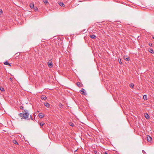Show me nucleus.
<instances>
[{
	"mask_svg": "<svg viewBox=\"0 0 154 154\" xmlns=\"http://www.w3.org/2000/svg\"><path fill=\"white\" fill-rule=\"evenodd\" d=\"M81 92H82L81 93L84 94V95H85L86 94V93L85 92V90L82 88L81 90L80 91Z\"/></svg>",
	"mask_w": 154,
	"mask_h": 154,
	"instance_id": "nucleus-3",
	"label": "nucleus"
},
{
	"mask_svg": "<svg viewBox=\"0 0 154 154\" xmlns=\"http://www.w3.org/2000/svg\"><path fill=\"white\" fill-rule=\"evenodd\" d=\"M124 59L125 60L128 61L129 60V57H127L126 58L125 57Z\"/></svg>",
	"mask_w": 154,
	"mask_h": 154,
	"instance_id": "nucleus-17",
	"label": "nucleus"
},
{
	"mask_svg": "<svg viewBox=\"0 0 154 154\" xmlns=\"http://www.w3.org/2000/svg\"><path fill=\"white\" fill-rule=\"evenodd\" d=\"M130 86L131 88H133L134 86V85L133 83H131L130 84Z\"/></svg>",
	"mask_w": 154,
	"mask_h": 154,
	"instance_id": "nucleus-18",
	"label": "nucleus"
},
{
	"mask_svg": "<svg viewBox=\"0 0 154 154\" xmlns=\"http://www.w3.org/2000/svg\"><path fill=\"white\" fill-rule=\"evenodd\" d=\"M30 117H31V119L32 120V116H31V115L30 116Z\"/></svg>",
	"mask_w": 154,
	"mask_h": 154,
	"instance_id": "nucleus-29",
	"label": "nucleus"
},
{
	"mask_svg": "<svg viewBox=\"0 0 154 154\" xmlns=\"http://www.w3.org/2000/svg\"><path fill=\"white\" fill-rule=\"evenodd\" d=\"M39 124L41 126H42L44 125L45 123L42 122H40Z\"/></svg>",
	"mask_w": 154,
	"mask_h": 154,
	"instance_id": "nucleus-15",
	"label": "nucleus"
},
{
	"mask_svg": "<svg viewBox=\"0 0 154 154\" xmlns=\"http://www.w3.org/2000/svg\"><path fill=\"white\" fill-rule=\"evenodd\" d=\"M43 1L44 2L46 5L49 4V3L47 0H43Z\"/></svg>",
	"mask_w": 154,
	"mask_h": 154,
	"instance_id": "nucleus-12",
	"label": "nucleus"
},
{
	"mask_svg": "<svg viewBox=\"0 0 154 154\" xmlns=\"http://www.w3.org/2000/svg\"><path fill=\"white\" fill-rule=\"evenodd\" d=\"M119 63H122V62H121V61L120 62H119Z\"/></svg>",
	"mask_w": 154,
	"mask_h": 154,
	"instance_id": "nucleus-30",
	"label": "nucleus"
},
{
	"mask_svg": "<svg viewBox=\"0 0 154 154\" xmlns=\"http://www.w3.org/2000/svg\"><path fill=\"white\" fill-rule=\"evenodd\" d=\"M143 98L145 100H147V96L146 95H144L143 96Z\"/></svg>",
	"mask_w": 154,
	"mask_h": 154,
	"instance_id": "nucleus-16",
	"label": "nucleus"
},
{
	"mask_svg": "<svg viewBox=\"0 0 154 154\" xmlns=\"http://www.w3.org/2000/svg\"><path fill=\"white\" fill-rule=\"evenodd\" d=\"M59 4L61 7H64V5L63 2H60L59 3Z\"/></svg>",
	"mask_w": 154,
	"mask_h": 154,
	"instance_id": "nucleus-11",
	"label": "nucleus"
},
{
	"mask_svg": "<svg viewBox=\"0 0 154 154\" xmlns=\"http://www.w3.org/2000/svg\"><path fill=\"white\" fill-rule=\"evenodd\" d=\"M97 151H94V152L95 154H96V153H97Z\"/></svg>",
	"mask_w": 154,
	"mask_h": 154,
	"instance_id": "nucleus-27",
	"label": "nucleus"
},
{
	"mask_svg": "<svg viewBox=\"0 0 154 154\" xmlns=\"http://www.w3.org/2000/svg\"><path fill=\"white\" fill-rule=\"evenodd\" d=\"M44 105L46 107L48 108L49 107L50 104L48 103H44Z\"/></svg>",
	"mask_w": 154,
	"mask_h": 154,
	"instance_id": "nucleus-7",
	"label": "nucleus"
},
{
	"mask_svg": "<svg viewBox=\"0 0 154 154\" xmlns=\"http://www.w3.org/2000/svg\"><path fill=\"white\" fill-rule=\"evenodd\" d=\"M119 63H122V62H121V61L120 62H119Z\"/></svg>",
	"mask_w": 154,
	"mask_h": 154,
	"instance_id": "nucleus-31",
	"label": "nucleus"
},
{
	"mask_svg": "<svg viewBox=\"0 0 154 154\" xmlns=\"http://www.w3.org/2000/svg\"><path fill=\"white\" fill-rule=\"evenodd\" d=\"M144 116H145V117L146 119H148L149 118V116L147 113H145Z\"/></svg>",
	"mask_w": 154,
	"mask_h": 154,
	"instance_id": "nucleus-6",
	"label": "nucleus"
},
{
	"mask_svg": "<svg viewBox=\"0 0 154 154\" xmlns=\"http://www.w3.org/2000/svg\"><path fill=\"white\" fill-rule=\"evenodd\" d=\"M38 116L40 118H42L44 117L45 115L42 113L40 112Z\"/></svg>",
	"mask_w": 154,
	"mask_h": 154,
	"instance_id": "nucleus-2",
	"label": "nucleus"
},
{
	"mask_svg": "<svg viewBox=\"0 0 154 154\" xmlns=\"http://www.w3.org/2000/svg\"><path fill=\"white\" fill-rule=\"evenodd\" d=\"M3 13V11L2 10L0 9V14H1Z\"/></svg>",
	"mask_w": 154,
	"mask_h": 154,
	"instance_id": "nucleus-21",
	"label": "nucleus"
},
{
	"mask_svg": "<svg viewBox=\"0 0 154 154\" xmlns=\"http://www.w3.org/2000/svg\"><path fill=\"white\" fill-rule=\"evenodd\" d=\"M33 8L34 9V10L35 11H36L38 10V8L36 7H34Z\"/></svg>",
	"mask_w": 154,
	"mask_h": 154,
	"instance_id": "nucleus-20",
	"label": "nucleus"
},
{
	"mask_svg": "<svg viewBox=\"0 0 154 154\" xmlns=\"http://www.w3.org/2000/svg\"><path fill=\"white\" fill-rule=\"evenodd\" d=\"M10 79V80H11V78Z\"/></svg>",
	"mask_w": 154,
	"mask_h": 154,
	"instance_id": "nucleus-34",
	"label": "nucleus"
},
{
	"mask_svg": "<svg viewBox=\"0 0 154 154\" xmlns=\"http://www.w3.org/2000/svg\"><path fill=\"white\" fill-rule=\"evenodd\" d=\"M147 138V141L149 142H150L152 139L151 137L150 136L148 137Z\"/></svg>",
	"mask_w": 154,
	"mask_h": 154,
	"instance_id": "nucleus-10",
	"label": "nucleus"
},
{
	"mask_svg": "<svg viewBox=\"0 0 154 154\" xmlns=\"http://www.w3.org/2000/svg\"><path fill=\"white\" fill-rule=\"evenodd\" d=\"M4 64L7 65H9L11 66V65L10 63H9L7 61H6L4 63Z\"/></svg>",
	"mask_w": 154,
	"mask_h": 154,
	"instance_id": "nucleus-13",
	"label": "nucleus"
},
{
	"mask_svg": "<svg viewBox=\"0 0 154 154\" xmlns=\"http://www.w3.org/2000/svg\"><path fill=\"white\" fill-rule=\"evenodd\" d=\"M23 106H21L20 107V108L21 109H23Z\"/></svg>",
	"mask_w": 154,
	"mask_h": 154,
	"instance_id": "nucleus-25",
	"label": "nucleus"
},
{
	"mask_svg": "<svg viewBox=\"0 0 154 154\" xmlns=\"http://www.w3.org/2000/svg\"><path fill=\"white\" fill-rule=\"evenodd\" d=\"M48 65L49 67H52V66H53V63H52L51 62H48Z\"/></svg>",
	"mask_w": 154,
	"mask_h": 154,
	"instance_id": "nucleus-4",
	"label": "nucleus"
},
{
	"mask_svg": "<svg viewBox=\"0 0 154 154\" xmlns=\"http://www.w3.org/2000/svg\"><path fill=\"white\" fill-rule=\"evenodd\" d=\"M0 90L1 91H5L4 89L2 87H0Z\"/></svg>",
	"mask_w": 154,
	"mask_h": 154,
	"instance_id": "nucleus-19",
	"label": "nucleus"
},
{
	"mask_svg": "<svg viewBox=\"0 0 154 154\" xmlns=\"http://www.w3.org/2000/svg\"><path fill=\"white\" fill-rule=\"evenodd\" d=\"M153 39H154V37H153Z\"/></svg>",
	"mask_w": 154,
	"mask_h": 154,
	"instance_id": "nucleus-33",
	"label": "nucleus"
},
{
	"mask_svg": "<svg viewBox=\"0 0 154 154\" xmlns=\"http://www.w3.org/2000/svg\"><path fill=\"white\" fill-rule=\"evenodd\" d=\"M37 112H39V111H37Z\"/></svg>",
	"mask_w": 154,
	"mask_h": 154,
	"instance_id": "nucleus-32",
	"label": "nucleus"
},
{
	"mask_svg": "<svg viewBox=\"0 0 154 154\" xmlns=\"http://www.w3.org/2000/svg\"><path fill=\"white\" fill-rule=\"evenodd\" d=\"M90 37L91 38H93V39L95 38L96 37V35H90Z\"/></svg>",
	"mask_w": 154,
	"mask_h": 154,
	"instance_id": "nucleus-9",
	"label": "nucleus"
},
{
	"mask_svg": "<svg viewBox=\"0 0 154 154\" xmlns=\"http://www.w3.org/2000/svg\"><path fill=\"white\" fill-rule=\"evenodd\" d=\"M70 125L71 126H72L74 125L72 123H71V124H70Z\"/></svg>",
	"mask_w": 154,
	"mask_h": 154,
	"instance_id": "nucleus-26",
	"label": "nucleus"
},
{
	"mask_svg": "<svg viewBox=\"0 0 154 154\" xmlns=\"http://www.w3.org/2000/svg\"><path fill=\"white\" fill-rule=\"evenodd\" d=\"M29 6L31 8H34V6L33 3H30Z\"/></svg>",
	"mask_w": 154,
	"mask_h": 154,
	"instance_id": "nucleus-8",
	"label": "nucleus"
},
{
	"mask_svg": "<svg viewBox=\"0 0 154 154\" xmlns=\"http://www.w3.org/2000/svg\"><path fill=\"white\" fill-rule=\"evenodd\" d=\"M24 112H25L23 114V116L24 119H26L28 118L29 114L28 110H24Z\"/></svg>",
	"mask_w": 154,
	"mask_h": 154,
	"instance_id": "nucleus-1",
	"label": "nucleus"
},
{
	"mask_svg": "<svg viewBox=\"0 0 154 154\" xmlns=\"http://www.w3.org/2000/svg\"><path fill=\"white\" fill-rule=\"evenodd\" d=\"M13 142L15 144H18V143L17 141L16 140H13Z\"/></svg>",
	"mask_w": 154,
	"mask_h": 154,
	"instance_id": "nucleus-14",
	"label": "nucleus"
},
{
	"mask_svg": "<svg viewBox=\"0 0 154 154\" xmlns=\"http://www.w3.org/2000/svg\"><path fill=\"white\" fill-rule=\"evenodd\" d=\"M41 98L43 100H45L47 99V97L45 95H42L41 97Z\"/></svg>",
	"mask_w": 154,
	"mask_h": 154,
	"instance_id": "nucleus-5",
	"label": "nucleus"
},
{
	"mask_svg": "<svg viewBox=\"0 0 154 154\" xmlns=\"http://www.w3.org/2000/svg\"><path fill=\"white\" fill-rule=\"evenodd\" d=\"M150 52L151 53H152L153 52V51L152 50V49H150Z\"/></svg>",
	"mask_w": 154,
	"mask_h": 154,
	"instance_id": "nucleus-23",
	"label": "nucleus"
},
{
	"mask_svg": "<svg viewBox=\"0 0 154 154\" xmlns=\"http://www.w3.org/2000/svg\"><path fill=\"white\" fill-rule=\"evenodd\" d=\"M77 85L78 86H79L80 85V83L79 82H77Z\"/></svg>",
	"mask_w": 154,
	"mask_h": 154,
	"instance_id": "nucleus-24",
	"label": "nucleus"
},
{
	"mask_svg": "<svg viewBox=\"0 0 154 154\" xmlns=\"http://www.w3.org/2000/svg\"><path fill=\"white\" fill-rule=\"evenodd\" d=\"M105 154H108V153L106 152H105L104 153Z\"/></svg>",
	"mask_w": 154,
	"mask_h": 154,
	"instance_id": "nucleus-28",
	"label": "nucleus"
},
{
	"mask_svg": "<svg viewBox=\"0 0 154 154\" xmlns=\"http://www.w3.org/2000/svg\"><path fill=\"white\" fill-rule=\"evenodd\" d=\"M59 106H60V107L61 108L62 107V105L61 103H60L59 104Z\"/></svg>",
	"mask_w": 154,
	"mask_h": 154,
	"instance_id": "nucleus-22",
	"label": "nucleus"
}]
</instances>
